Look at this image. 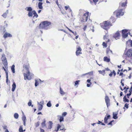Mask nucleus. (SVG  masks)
<instances>
[{
  "mask_svg": "<svg viewBox=\"0 0 132 132\" xmlns=\"http://www.w3.org/2000/svg\"><path fill=\"white\" fill-rule=\"evenodd\" d=\"M23 67H24L27 70L26 73H23L24 79L25 80L27 79L28 80H31L32 78V74H31L29 71V64L28 62L26 65L24 64L23 65Z\"/></svg>",
  "mask_w": 132,
  "mask_h": 132,
  "instance_id": "nucleus-1",
  "label": "nucleus"
},
{
  "mask_svg": "<svg viewBox=\"0 0 132 132\" xmlns=\"http://www.w3.org/2000/svg\"><path fill=\"white\" fill-rule=\"evenodd\" d=\"M101 27L103 29L107 30L110 27L112 26L111 22L108 21H105L100 24Z\"/></svg>",
  "mask_w": 132,
  "mask_h": 132,
  "instance_id": "nucleus-2",
  "label": "nucleus"
},
{
  "mask_svg": "<svg viewBox=\"0 0 132 132\" xmlns=\"http://www.w3.org/2000/svg\"><path fill=\"white\" fill-rule=\"evenodd\" d=\"M51 23V22L47 21H43L39 25V28L47 29Z\"/></svg>",
  "mask_w": 132,
  "mask_h": 132,
  "instance_id": "nucleus-3",
  "label": "nucleus"
},
{
  "mask_svg": "<svg viewBox=\"0 0 132 132\" xmlns=\"http://www.w3.org/2000/svg\"><path fill=\"white\" fill-rule=\"evenodd\" d=\"M89 12H86V13L84 14L80 18L81 22H86L88 19Z\"/></svg>",
  "mask_w": 132,
  "mask_h": 132,
  "instance_id": "nucleus-4",
  "label": "nucleus"
},
{
  "mask_svg": "<svg viewBox=\"0 0 132 132\" xmlns=\"http://www.w3.org/2000/svg\"><path fill=\"white\" fill-rule=\"evenodd\" d=\"M125 55L132 59V50L131 49H128L126 52H125Z\"/></svg>",
  "mask_w": 132,
  "mask_h": 132,
  "instance_id": "nucleus-5",
  "label": "nucleus"
},
{
  "mask_svg": "<svg viewBox=\"0 0 132 132\" xmlns=\"http://www.w3.org/2000/svg\"><path fill=\"white\" fill-rule=\"evenodd\" d=\"M128 30L127 29H123L122 30V36L123 38H126L128 36Z\"/></svg>",
  "mask_w": 132,
  "mask_h": 132,
  "instance_id": "nucleus-6",
  "label": "nucleus"
},
{
  "mask_svg": "<svg viewBox=\"0 0 132 132\" xmlns=\"http://www.w3.org/2000/svg\"><path fill=\"white\" fill-rule=\"evenodd\" d=\"M82 49L80 46H78L76 48V54L77 56L79 55L80 54H82Z\"/></svg>",
  "mask_w": 132,
  "mask_h": 132,
  "instance_id": "nucleus-7",
  "label": "nucleus"
},
{
  "mask_svg": "<svg viewBox=\"0 0 132 132\" xmlns=\"http://www.w3.org/2000/svg\"><path fill=\"white\" fill-rule=\"evenodd\" d=\"M122 9H120L118 10L117 11L116 16H122L124 14V12L122 11Z\"/></svg>",
  "mask_w": 132,
  "mask_h": 132,
  "instance_id": "nucleus-8",
  "label": "nucleus"
},
{
  "mask_svg": "<svg viewBox=\"0 0 132 132\" xmlns=\"http://www.w3.org/2000/svg\"><path fill=\"white\" fill-rule=\"evenodd\" d=\"M105 71H111V70L109 69L108 68H105V70H103L102 71L101 70H98V72L100 73L103 76H105Z\"/></svg>",
  "mask_w": 132,
  "mask_h": 132,
  "instance_id": "nucleus-9",
  "label": "nucleus"
},
{
  "mask_svg": "<svg viewBox=\"0 0 132 132\" xmlns=\"http://www.w3.org/2000/svg\"><path fill=\"white\" fill-rule=\"evenodd\" d=\"M105 102L106 103L107 107L110 106V100L108 96H105Z\"/></svg>",
  "mask_w": 132,
  "mask_h": 132,
  "instance_id": "nucleus-10",
  "label": "nucleus"
},
{
  "mask_svg": "<svg viewBox=\"0 0 132 132\" xmlns=\"http://www.w3.org/2000/svg\"><path fill=\"white\" fill-rule=\"evenodd\" d=\"M120 34L119 31H117L116 33L114 35L113 37L116 39H119Z\"/></svg>",
  "mask_w": 132,
  "mask_h": 132,
  "instance_id": "nucleus-11",
  "label": "nucleus"
},
{
  "mask_svg": "<svg viewBox=\"0 0 132 132\" xmlns=\"http://www.w3.org/2000/svg\"><path fill=\"white\" fill-rule=\"evenodd\" d=\"M110 115L106 114L104 119V122L105 123H108V119L110 118Z\"/></svg>",
  "mask_w": 132,
  "mask_h": 132,
  "instance_id": "nucleus-12",
  "label": "nucleus"
},
{
  "mask_svg": "<svg viewBox=\"0 0 132 132\" xmlns=\"http://www.w3.org/2000/svg\"><path fill=\"white\" fill-rule=\"evenodd\" d=\"M110 71L111 72L109 74V76L110 77H112L113 75L114 77H115L116 74V73L115 71L114 70H113L112 71Z\"/></svg>",
  "mask_w": 132,
  "mask_h": 132,
  "instance_id": "nucleus-13",
  "label": "nucleus"
},
{
  "mask_svg": "<svg viewBox=\"0 0 132 132\" xmlns=\"http://www.w3.org/2000/svg\"><path fill=\"white\" fill-rule=\"evenodd\" d=\"M3 37L5 38H6L7 37H12V35L10 34L7 32H5L3 35Z\"/></svg>",
  "mask_w": 132,
  "mask_h": 132,
  "instance_id": "nucleus-14",
  "label": "nucleus"
},
{
  "mask_svg": "<svg viewBox=\"0 0 132 132\" xmlns=\"http://www.w3.org/2000/svg\"><path fill=\"white\" fill-rule=\"evenodd\" d=\"M103 60L104 61L108 62L110 61V59L109 57H108L107 56H105L103 58Z\"/></svg>",
  "mask_w": 132,
  "mask_h": 132,
  "instance_id": "nucleus-15",
  "label": "nucleus"
},
{
  "mask_svg": "<svg viewBox=\"0 0 132 132\" xmlns=\"http://www.w3.org/2000/svg\"><path fill=\"white\" fill-rule=\"evenodd\" d=\"M46 121L45 119H44L43 122L41 123V125L42 127L44 128V127H46Z\"/></svg>",
  "mask_w": 132,
  "mask_h": 132,
  "instance_id": "nucleus-16",
  "label": "nucleus"
},
{
  "mask_svg": "<svg viewBox=\"0 0 132 132\" xmlns=\"http://www.w3.org/2000/svg\"><path fill=\"white\" fill-rule=\"evenodd\" d=\"M106 54L108 55L110 54H112V51L110 50L109 48H108L106 50Z\"/></svg>",
  "mask_w": 132,
  "mask_h": 132,
  "instance_id": "nucleus-17",
  "label": "nucleus"
},
{
  "mask_svg": "<svg viewBox=\"0 0 132 132\" xmlns=\"http://www.w3.org/2000/svg\"><path fill=\"white\" fill-rule=\"evenodd\" d=\"M113 118L114 119H116L118 118L117 115H118V113L117 112H113Z\"/></svg>",
  "mask_w": 132,
  "mask_h": 132,
  "instance_id": "nucleus-18",
  "label": "nucleus"
},
{
  "mask_svg": "<svg viewBox=\"0 0 132 132\" xmlns=\"http://www.w3.org/2000/svg\"><path fill=\"white\" fill-rule=\"evenodd\" d=\"M53 123L52 121H50L49 122V125L48 126V129H50L52 128Z\"/></svg>",
  "mask_w": 132,
  "mask_h": 132,
  "instance_id": "nucleus-19",
  "label": "nucleus"
},
{
  "mask_svg": "<svg viewBox=\"0 0 132 132\" xmlns=\"http://www.w3.org/2000/svg\"><path fill=\"white\" fill-rule=\"evenodd\" d=\"M126 44L128 46L130 44L131 46L132 47V40H128L126 42Z\"/></svg>",
  "mask_w": 132,
  "mask_h": 132,
  "instance_id": "nucleus-20",
  "label": "nucleus"
},
{
  "mask_svg": "<svg viewBox=\"0 0 132 132\" xmlns=\"http://www.w3.org/2000/svg\"><path fill=\"white\" fill-rule=\"evenodd\" d=\"M103 39L105 40L106 42H109L110 41L109 39H108V36L106 35L104 36Z\"/></svg>",
  "mask_w": 132,
  "mask_h": 132,
  "instance_id": "nucleus-21",
  "label": "nucleus"
},
{
  "mask_svg": "<svg viewBox=\"0 0 132 132\" xmlns=\"http://www.w3.org/2000/svg\"><path fill=\"white\" fill-rule=\"evenodd\" d=\"M16 87V85L15 83L14 82L13 83L12 85V92H14L15 89Z\"/></svg>",
  "mask_w": 132,
  "mask_h": 132,
  "instance_id": "nucleus-22",
  "label": "nucleus"
},
{
  "mask_svg": "<svg viewBox=\"0 0 132 132\" xmlns=\"http://www.w3.org/2000/svg\"><path fill=\"white\" fill-rule=\"evenodd\" d=\"M66 28L70 32L72 33L75 36H76L77 35V33L76 31L73 32L67 27H66Z\"/></svg>",
  "mask_w": 132,
  "mask_h": 132,
  "instance_id": "nucleus-23",
  "label": "nucleus"
},
{
  "mask_svg": "<svg viewBox=\"0 0 132 132\" xmlns=\"http://www.w3.org/2000/svg\"><path fill=\"white\" fill-rule=\"evenodd\" d=\"M43 3L41 2H39L38 3V6L39 8L40 9H42L43 7L42 6Z\"/></svg>",
  "mask_w": 132,
  "mask_h": 132,
  "instance_id": "nucleus-24",
  "label": "nucleus"
},
{
  "mask_svg": "<svg viewBox=\"0 0 132 132\" xmlns=\"http://www.w3.org/2000/svg\"><path fill=\"white\" fill-rule=\"evenodd\" d=\"M33 14H34V15L33 17H35L36 18H37L38 16V15L37 14V13H36V11L35 10L33 11Z\"/></svg>",
  "mask_w": 132,
  "mask_h": 132,
  "instance_id": "nucleus-25",
  "label": "nucleus"
},
{
  "mask_svg": "<svg viewBox=\"0 0 132 132\" xmlns=\"http://www.w3.org/2000/svg\"><path fill=\"white\" fill-rule=\"evenodd\" d=\"M129 88V87H127L126 88V87H124L123 89H122V88L121 87H120V89L121 90H123V89H126V90H125L124 92L125 93H127V90Z\"/></svg>",
  "mask_w": 132,
  "mask_h": 132,
  "instance_id": "nucleus-26",
  "label": "nucleus"
},
{
  "mask_svg": "<svg viewBox=\"0 0 132 132\" xmlns=\"http://www.w3.org/2000/svg\"><path fill=\"white\" fill-rule=\"evenodd\" d=\"M15 65H13L12 66L11 68V69L12 71V72L13 73H14L15 72Z\"/></svg>",
  "mask_w": 132,
  "mask_h": 132,
  "instance_id": "nucleus-27",
  "label": "nucleus"
},
{
  "mask_svg": "<svg viewBox=\"0 0 132 132\" xmlns=\"http://www.w3.org/2000/svg\"><path fill=\"white\" fill-rule=\"evenodd\" d=\"M33 13V11L31 12H29L28 15L29 17H32V16Z\"/></svg>",
  "mask_w": 132,
  "mask_h": 132,
  "instance_id": "nucleus-28",
  "label": "nucleus"
},
{
  "mask_svg": "<svg viewBox=\"0 0 132 132\" xmlns=\"http://www.w3.org/2000/svg\"><path fill=\"white\" fill-rule=\"evenodd\" d=\"M43 104H39V106L38 107V110H41L43 108Z\"/></svg>",
  "mask_w": 132,
  "mask_h": 132,
  "instance_id": "nucleus-29",
  "label": "nucleus"
},
{
  "mask_svg": "<svg viewBox=\"0 0 132 132\" xmlns=\"http://www.w3.org/2000/svg\"><path fill=\"white\" fill-rule=\"evenodd\" d=\"M26 9L27 11L29 12H31L32 11V9L31 7H27Z\"/></svg>",
  "mask_w": 132,
  "mask_h": 132,
  "instance_id": "nucleus-30",
  "label": "nucleus"
},
{
  "mask_svg": "<svg viewBox=\"0 0 132 132\" xmlns=\"http://www.w3.org/2000/svg\"><path fill=\"white\" fill-rule=\"evenodd\" d=\"M93 71H91L89 72L86 73L84 74V75H89L90 76H92L93 75Z\"/></svg>",
  "mask_w": 132,
  "mask_h": 132,
  "instance_id": "nucleus-31",
  "label": "nucleus"
},
{
  "mask_svg": "<svg viewBox=\"0 0 132 132\" xmlns=\"http://www.w3.org/2000/svg\"><path fill=\"white\" fill-rule=\"evenodd\" d=\"M127 2L126 1L125 2L122 3H121V6L122 7H124L127 6Z\"/></svg>",
  "mask_w": 132,
  "mask_h": 132,
  "instance_id": "nucleus-32",
  "label": "nucleus"
},
{
  "mask_svg": "<svg viewBox=\"0 0 132 132\" xmlns=\"http://www.w3.org/2000/svg\"><path fill=\"white\" fill-rule=\"evenodd\" d=\"M123 101L125 102H128L129 100L128 99H127L126 96H125L123 98Z\"/></svg>",
  "mask_w": 132,
  "mask_h": 132,
  "instance_id": "nucleus-33",
  "label": "nucleus"
},
{
  "mask_svg": "<svg viewBox=\"0 0 132 132\" xmlns=\"http://www.w3.org/2000/svg\"><path fill=\"white\" fill-rule=\"evenodd\" d=\"M14 117L16 119H17L19 117V115L17 113H15L14 115Z\"/></svg>",
  "mask_w": 132,
  "mask_h": 132,
  "instance_id": "nucleus-34",
  "label": "nucleus"
},
{
  "mask_svg": "<svg viewBox=\"0 0 132 132\" xmlns=\"http://www.w3.org/2000/svg\"><path fill=\"white\" fill-rule=\"evenodd\" d=\"M40 124V122L39 121H38L36 123H35V125L36 127H38L39 125Z\"/></svg>",
  "mask_w": 132,
  "mask_h": 132,
  "instance_id": "nucleus-35",
  "label": "nucleus"
},
{
  "mask_svg": "<svg viewBox=\"0 0 132 132\" xmlns=\"http://www.w3.org/2000/svg\"><path fill=\"white\" fill-rule=\"evenodd\" d=\"M65 7V9L67 10L68 9H69V11L70 12H71V10L70 9V8L69 6H65L64 7Z\"/></svg>",
  "mask_w": 132,
  "mask_h": 132,
  "instance_id": "nucleus-36",
  "label": "nucleus"
},
{
  "mask_svg": "<svg viewBox=\"0 0 132 132\" xmlns=\"http://www.w3.org/2000/svg\"><path fill=\"white\" fill-rule=\"evenodd\" d=\"M20 132H23V128L22 126H20L19 129Z\"/></svg>",
  "mask_w": 132,
  "mask_h": 132,
  "instance_id": "nucleus-37",
  "label": "nucleus"
},
{
  "mask_svg": "<svg viewBox=\"0 0 132 132\" xmlns=\"http://www.w3.org/2000/svg\"><path fill=\"white\" fill-rule=\"evenodd\" d=\"M60 93L62 95H63L65 94V93L61 89L60 87Z\"/></svg>",
  "mask_w": 132,
  "mask_h": 132,
  "instance_id": "nucleus-38",
  "label": "nucleus"
},
{
  "mask_svg": "<svg viewBox=\"0 0 132 132\" xmlns=\"http://www.w3.org/2000/svg\"><path fill=\"white\" fill-rule=\"evenodd\" d=\"M28 105L29 106H31L32 107L33 106V105H31V100H30L29 102L28 103Z\"/></svg>",
  "mask_w": 132,
  "mask_h": 132,
  "instance_id": "nucleus-39",
  "label": "nucleus"
},
{
  "mask_svg": "<svg viewBox=\"0 0 132 132\" xmlns=\"http://www.w3.org/2000/svg\"><path fill=\"white\" fill-rule=\"evenodd\" d=\"M26 119V117L25 116H24L22 118V120L24 122V125H25V120Z\"/></svg>",
  "mask_w": 132,
  "mask_h": 132,
  "instance_id": "nucleus-40",
  "label": "nucleus"
},
{
  "mask_svg": "<svg viewBox=\"0 0 132 132\" xmlns=\"http://www.w3.org/2000/svg\"><path fill=\"white\" fill-rule=\"evenodd\" d=\"M128 105L129 104H128L127 103H126L124 105V107H123V108L125 109V107H126V109H128L129 107Z\"/></svg>",
  "mask_w": 132,
  "mask_h": 132,
  "instance_id": "nucleus-41",
  "label": "nucleus"
},
{
  "mask_svg": "<svg viewBox=\"0 0 132 132\" xmlns=\"http://www.w3.org/2000/svg\"><path fill=\"white\" fill-rule=\"evenodd\" d=\"M7 13H5L3 14L2 16L4 18H6L7 15Z\"/></svg>",
  "mask_w": 132,
  "mask_h": 132,
  "instance_id": "nucleus-42",
  "label": "nucleus"
},
{
  "mask_svg": "<svg viewBox=\"0 0 132 132\" xmlns=\"http://www.w3.org/2000/svg\"><path fill=\"white\" fill-rule=\"evenodd\" d=\"M39 85V82L37 80H35V86H37Z\"/></svg>",
  "mask_w": 132,
  "mask_h": 132,
  "instance_id": "nucleus-43",
  "label": "nucleus"
},
{
  "mask_svg": "<svg viewBox=\"0 0 132 132\" xmlns=\"http://www.w3.org/2000/svg\"><path fill=\"white\" fill-rule=\"evenodd\" d=\"M108 42H106V43L104 42L103 43L102 45L103 46H104L105 47H107V44Z\"/></svg>",
  "mask_w": 132,
  "mask_h": 132,
  "instance_id": "nucleus-44",
  "label": "nucleus"
},
{
  "mask_svg": "<svg viewBox=\"0 0 132 132\" xmlns=\"http://www.w3.org/2000/svg\"><path fill=\"white\" fill-rule=\"evenodd\" d=\"M80 81L79 80L76 81L75 82V86L76 85L79 84V82H80Z\"/></svg>",
  "mask_w": 132,
  "mask_h": 132,
  "instance_id": "nucleus-45",
  "label": "nucleus"
},
{
  "mask_svg": "<svg viewBox=\"0 0 132 132\" xmlns=\"http://www.w3.org/2000/svg\"><path fill=\"white\" fill-rule=\"evenodd\" d=\"M47 105L48 107H50L51 106V104L50 101L48 102L47 103Z\"/></svg>",
  "mask_w": 132,
  "mask_h": 132,
  "instance_id": "nucleus-46",
  "label": "nucleus"
},
{
  "mask_svg": "<svg viewBox=\"0 0 132 132\" xmlns=\"http://www.w3.org/2000/svg\"><path fill=\"white\" fill-rule=\"evenodd\" d=\"M64 118L63 116H61L60 117L59 120L60 122L63 121Z\"/></svg>",
  "mask_w": 132,
  "mask_h": 132,
  "instance_id": "nucleus-47",
  "label": "nucleus"
},
{
  "mask_svg": "<svg viewBox=\"0 0 132 132\" xmlns=\"http://www.w3.org/2000/svg\"><path fill=\"white\" fill-rule=\"evenodd\" d=\"M113 121H114L113 120L110 121V122H109V123L108 124V125H110L111 126H112V122H113Z\"/></svg>",
  "mask_w": 132,
  "mask_h": 132,
  "instance_id": "nucleus-48",
  "label": "nucleus"
},
{
  "mask_svg": "<svg viewBox=\"0 0 132 132\" xmlns=\"http://www.w3.org/2000/svg\"><path fill=\"white\" fill-rule=\"evenodd\" d=\"M60 10L61 11L62 13L63 14H66V12L65 11H62V9H60Z\"/></svg>",
  "mask_w": 132,
  "mask_h": 132,
  "instance_id": "nucleus-49",
  "label": "nucleus"
},
{
  "mask_svg": "<svg viewBox=\"0 0 132 132\" xmlns=\"http://www.w3.org/2000/svg\"><path fill=\"white\" fill-rule=\"evenodd\" d=\"M67 114V113L66 112H64L62 114V116L63 117H64Z\"/></svg>",
  "mask_w": 132,
  "mask_h": 132,
  "instance_id": "nucleus-50",
  "label": "nucleus"
},
{
  "mask_svg": "<svg viewBox=\"0 0 132 132\" xmlns=\"http://www.w3.org/2000/svg\"><path fill=\"white\" fill-rule=\"evenodd\" d=\"M5 73L6 75V81L7 82V81L8 80V72L7 71H5Z\"/></svg>",
  "mask_w": 132,
  "mask_h": 132,
  "instance_id": "nucleus-51",
  "label": "nucleus"
},
{
  "mask_svg": "<svg viewBox=\"0 0 132 132\" xmlns=\"http://www.w3.org/2000/svg\"><path fill=\"white\" fill-rule=\"evenodd\" d=\"M6 126H5L4 127V129H6L5 132H9L8 129H6Z\"/></svg>",
  "mask_w": 132,
  "mask_h": 132,
  "instance_id": "nucleus-52",
  "label": "nucleus"
},
{
  "mask_svg": "<svg viewBox=\"0 0 132 132\" xmlns=\"http://www.w3.org/2000/svg\"><path fill=\"white\" fill-rule=\"evenodd\" d=\"M131 94V93L130 91V93L129 94H127V96L128 98H129V96H130Z\"/></svg>",
  "mask_w": 132,
  "mask_h": 132,
  "instance_id": "nucleus-53",
  "label": "nucleus"
},
{
  "mask_svg": "<svg viewBox=\"0 0 132 132\" xmlns=\"http://www.w3.org/2000/svg\"><path fill=\"white\" fill-rule=\"evenodd\" d=\"M87 26L86 25H85V26L83 28V30H84V31H85L86 29V28H87Z\"/></svg>",
  "mask_w": 132,
  "mask_h": 132,
  "instance_id": "nucleus-54",
  "label": "nucleus"
},
{
  "mask_svg": "<svg viewBox=\"0 0 132 132\" xmlns=\"http://www.w3.org/2000/svg\"><path fill=\"white\" fill-rule=\"evenodd\" d=\"M87 82L88 83L92 84V83L90 82V79H88V80H87Z\"/></svg>",
  "mask_w": 132,
  "mask_h": 132,
  "instance_id": "nucleus-55",
  "label": "nucleus"
},
{
  "mask_svg": "<svg viewBox=\"0 0 132 132\" xmlns=\"http://www.w3.org/2000/svg\"><path fill=\"white\" fill-rule=\"evenodd\" d=\"M61 127V126L59 124H58L57 125V128H58V129H59Z\"/></svg>",
  "mask_w": 132,
  "mask_h": 132,
  "instance_id": "nucleus-56",
  "label": "nucleus"
},
{
  "mask_svg": "<svg viewBox=\"0 0 132 132\" xmlns=\"http://www.w3.org/2000/svg\"><path fill=\"white\" fill-rule=\"evenodd\" d=\"M44 131H45L44 129L40 128V132H44Z\"/></svg>",
  "mask_w": 132,
  "mask_h": 132,
  "instance_id": "nucleus-57",
  "label": "nucleus"
},
{
  "mask_svg": "<svg viewBox=\"0 0 132 132\" xmlns=\"http://www.w3.org/2000/svg\"><path fill=\"white\" fill-rule=\"evenodd\" d=\"M55 2L56 4L59 6V3L58 2V0H55Z\"/></svg>",
  "mask_w": 132,
  "mask_h": 132,
  "instance_id": "nucleus-58",
  "label": "nucleus"
},
{
  "mask_svg": "<svg viewBox=\"0 0 132 132\" xmlns=\"http://www.w3.org/2000/svg\"><path fill=\"white\" fill-rule=\"evenodd\" d=\"M83 35L84 37H85V38L87 37L86 36V34L85 33H83Z\"/></svg>",
  "mask_w": 132,
  "mask_h": 132,
  "instance_id": "nucleus-59",
  "label": "nucleus"
},
{
  "mask_svg": "<svg viewBox=\"0 0 132 132\" xmlns=\"http://www.w3.org/2000/svg\"><path fill=\"white\" fill-rule=\"evenodd\" d=\"M98 0H93V2L95 3H96Z\"/></svg>",
  "mask_w": 132,
  "mask_h": 132,
  "instance_id": "nucleus-60",
  "label": "nucleus"
},
{
  "mask_svg": "<svg viewBox=\"0 0 132 132\" xmlns=\"http://www.w3.org/2000/svg\"><path fill=\"white\" fill-rule=\"evenodd\" d=\"M91 84H90V83H89V84H87V86L88 87H89Z\"/></svg>",
  "mask_w": 132,
  "mask_h": 132,
  "instance_id": "nucleus-61",
  "label": "nucleus"
},
{
  "mask_svg": "<svg viewBox=\"0 0 132 132\" xmlns=\"http://www.w3.org/2000/svg\"><path fill=\"white\" fill-rule=\"evenodd\" d=\"M123 75V73L122 72H121L120 73L119 75L120 76H122Z\"/></svg>",
  "mask_w": 132,
  "mask_h": 132,
  "instance_id": "nucleus-62",
  "label": "nucleus"
},
{
  "mask_svg": "<svg viewBox=\"0 0 132 132\" xmlns=\"http://www.w3.org/2000/svg\"><path fill=\"white\" fill-rule=\"evenodd\" d=\"M131 77V73H130L129 76H128V78L129 79H130Z\"/></svg>",
  "mask_w": 132,
  "mask_h": 132,
  "instance_id": "nucleus-63",
  "label": "nucleus"
},
{
  "mask_svg": "<svg viewBox=\"0 0 132 132\" xmlns=\"http://www.w3.org/2000/svg\"><path fill=\"white\" fill-rule=\"evenodd\" d=\"M100 123H102V122L100 121H98V122H97V123L99 124H100Z\"/></svg>",
  "mask_w": 132,
  "mask_h": 132,
  "instance_id": "nucleus-64",
  "label": "nucleus"
}]
</instances>
